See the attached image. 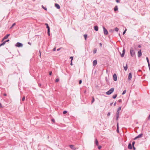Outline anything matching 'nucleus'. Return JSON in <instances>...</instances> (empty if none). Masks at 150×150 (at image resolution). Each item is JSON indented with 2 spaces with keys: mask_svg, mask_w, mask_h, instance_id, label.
<instances>
[{
  "mask_svg": "<svg viewBox=\"0 0 150 150\" xmlns=\"http://www.w3.org/2000/svg\"><path fill=\"white\" fill-rule=\"evenodd\" d=\"M6 43V41H4L2 43L0 44V47L4 45Z\"/></svg>",
  "mask_w": 150,
  "mask_h": 150,
  "instance_id": "nucleus-21",
  "label": "nucleus"
},
{
  "mask_svg": "<svg viewBox=\"0 0 150 150\" xmlns=\"http://www.w3.org/2000/svg\"><path fill=\"white\" fill-rule=\"evenodd\" d=\"M28 44H29L30 45H31V43L30 42H28Z\"/></svg>",
  "mask_w": 150,
  "mask_h": 150,
  "instance_id": "nucleus-63",
  "label": "nucleus"
},
{
  "mask_svg": "<svg viewBox=\"0 0 150 150\" xmlns=\"http://www.w3.org/2000/svg\"><path fill=\"white\" fill-rule=\"evenodd\" d=\"M116 1L118 3H119L120 2V1L119 0H116Z\"/></svg>",
  "mask_w": 150,
  "mask_h": 150,
  "instance_id": "nucleus-51",
  "label": "nucleus"
},
{
  "mask_svg": "<svg viewBox=\"0 0 150 150\" xmlns=\"http://www.w3.org/2000/svg\"><path fill=\"white\" fill-rule=\"evenodd\" d=\"M49 74L50 75V76L52 74V71H50Z\"/></svg>",
  "mask_w": 150,
  "mask_h": 150,
  "instance_id": "nucleus-45",
  "label": "nucleus"
},
{
  "mask_svg": "<svg viewBox=\"0 0 150 150\" xmlns=\"http://www.w3.org/2000/svg\"><path fill=\"white\" fill-rule=\"evenodd\" d=\"M42 8L44 9L45 10H46V11H47V8L46 7H45L43 6V5H42Z\"/></svg>",
  "mask_w": 150,
  "mask_h": 150,
  "instance_id": "nucleus-24",
  "label": "nucleus"
},
{
  "mask_svg": "<svg viewBox=\"0 0 150 150\" xmlns=\"http://www.w3.org/2000/svg\"><path fill=\"white\" fill-rule=\"evenodd\" d=\"M95 143L96 146H98V142L97 139H95Z\"/></svg>",
  "mask_w": 150,
  "mask_h": 150,
  "instance_id": "nucleus-15",
  "label": "nucleus"
},
{
  "mask_svg": "<svg viewBox=\"0 0 150 150\" xmlns=\"http://www.w3.org/2000/svg\"><path fill=\"white\" fill-rule=\"evenodd\" d=\"M132 75L131 73H129L128 75V80H131L132 79Z\"/></svg>",
  "mask_w": 150,
  "mask_h": 150,
  "instance_id": "nucleus-9",
  "label": "nucleus"
},
{
  "mask_svg": "<svg viewBox=\"0 0 150 150\" xmlns=\"http://www.w3.org/2000/svg\"><path fill=\"white\" fill-rule=\"evenodd\" d=\"M69 146L72 149L75 150V148H74V146L73 145H69Z\"/></svg>",
  "mask_w": 150,
  "mask_h": 150,
  "instance_id": "nucleus-16",
  "label": "nucleus"
},
{
  "mask_svg": "<svg viewBox=\"0 0 150 150\" xmlns=\"http://www.w3.org/2000/svg\"><path fill=\"white\" fill-rule=\"evenodd\" d=\"M4 96H7V94H6L5 93H4V94H3Z\"/></svg>",
  "mask_w": 150,
  "mask_h": 150,
  "instance_id": "nucleus-55",
  "label": "nucleus"
},
{
  "mask_svg": "<svg viewBox=\"0 0 150 150\" xmlns=\"http://www.w3.org/2000/svg\"><path fill=\"white\" fill-rule=\"evenodd\" d=\"M9 41V40L8 39L6 40L5 41H6V42H8Z\"/></svg>",
  "mask_w": 150,
  "mask_h": 150,
  "instance_id": "nucleus-57",
  "label": "nucleus"
},
{
  "mask_svg": "<svg viewBox=\"0 0 150 150\" xmlns=\"http://www.w3.org/2000/svg\"><path fill=\"white\" fill-rule=\"evenodd\" d=\"M96 51H97L96 49H94L93 50V54L96 53Z\"/></svg>",
  "mask_w": 150,
  "mask_h": 150,
  "instance_id": "nucleus-23",
  "label": "nucleus"
},
{
  "mask_svg": "<svg viewBox=\"0 0 150 150\" xmlns=\"http://www.w3.org/2000/svg\"><path fill=\"white\" fill-rule=\"evenodd\" d=\"M25 96H23L22 99V101H24L25 99Z\"/></svg>",
  "mask_w": 150,
  "mask_h": 150,
  "instance_id": "nucleus-37",
  "label": "nucleus"
},
{
  "mask_svg": "<svg viewBox=\"0 0 150 150\" xmlns=\"http://www.w3.org/2000/svg\"><path fill=\"white\" fill-rule=\"evenodd\" d=\"M130 54L132 57H133L135 56V52L134 49L132 47H131L130 50Z\"/></svg>",
  "mask_w": 150,
  "mask_h": 150,
  "instance_id": "nucleus-2",
  "label": "nucleus"
},
{
  "mask_svg": "<svg viewBox=\"0 0 150 150\" xmlns=\"http://www.w3.org/2000/svg\"><path fill=\"white\" fill-rule=\"evenodd\" d=\"M148 66V67H149V70L150 71V65L149 66Z\"/></svg>",
  "mask_w": 150,
  "mask_h": 150,
  "instance_id": "nucleus-62",
  "label": "nucleus"
},
{
  "mask_svg": "<svg viewBox=\"0 0 150 150\" xmlns=\"http://www.w3.org/2000/svg\"><path fill=\"white\" fill-rule=\"evenodd\" d=\"M124 69H125V71H126L127 69V63L126 64V66H124Z\"/></svg>",
  "mask_w": 150,
  "mask_h": 150,
  "instance_id": "nucleus-18",
  "label": "nucleus"
},
{
  "mask_svg": "<svg viewBox=\"0 0 150 150\" xmlns=\"http://www.w3.org/2000/svg\"><path fill=\"white\" fill-rule=\"evenodd\" d=\"M82 81L81 80H80L79 81V84H81V83H82Z\"/></svg>",
  "mask_w": 150,
  "mask_h": 150,
  "instance_id": "nucleus-41",
  "label": "nucleus"
},
{
  "mask_svg": "<svg viewBox=\"0 0 150 150\" xmlns=\"http://www.w3.org/2000/svg\"><path fill=\"white\" fill-rule=\"evenodd\" d=\"M114 88H112L106 92V94L108 95L111 94L114 91Z\"/></svg>",
  "mask_w": 150,
  "mask_h": 150,
  "instance_id": "nucleus-3",
  "label": "nucleus"
},
{
  "mask_svg": "<svg viewBox=\"0 0 150 150\" xmlns=\"http://www.w3.org/2000/svg\"><path fill=\"white\" fill-rule=\"evenodd\" d=\"M46 28L47 29V30H50V28L49 27V25H47V26H46Z\"/></svg>",
  "mask_w": 150,
  "mask_h": 150,
  "instance_id": "nucleus-34",
  "label": "nucleus"
},
{
  "mask_svg": "<svg viewBox=\"0 0 150 150\" xmlns=\"http://www.w3.org/2000/svg\"><path fill=\"white\" fill-rule=\"evenodd\" d=\"M142 55V53L141 52V50H140L138 52V57H141Z\"/></svg>",
  "mask_w": 150,
  "mask_h": 150,
  "instance_id": "nucleus-7",
  "label": "nucleus"
},
{
  "mask_svg": "<svg viewBox=\"0 0 150 150\" xmlns=\"http://www.w3.org/2000/svg\"><path fill=\"white\" fill-rule=\"evenodd\" d=\"M101 147H102L101 146H98V149H100L101 148Z\"/></svg>",
  "mask_w": 150,
  "mask_h": 150,
  "instance_id": "nucleus-49",
  "label": "nucleus"
},
{
  "mask_svg": "<svg viewBox=\"0 0 150 150\" xmlns=\"http://www.w3.org/2000/svg\"><path fill=\"white\" fill-rule=\"evenodd\" d=\"M126 90H124V91H123V92L122 93V95L125 94V93H126Z\"/></svg>",
  "mask_w": 150,
  "mask_h": 150,
  "instance_id": "nucleus-31",
  "label": "nucleus"
},
{
  "mask_svg": "<svg viewBox=\"0 0 150 150\" xmlns=\"http://www.w3.org/2000/svg\"><path fill=\"white\" fill-rule=\"evenodd\" d=\"M148 120H150V114H149V117L148 118V119H147Z\"/></svg>",
  "mask_w": 150,
  "mask_h": 150,
  "instance_id": "nucleus-47",
  "label": "nucleus"
},
{
  "mask_svg": "<svg viewBox=\"0 0 150 150\" xmlns=\"http://www.w3.org/2000/svg\"><path fill=\"white\" fill-rule=\"evenodd\" d=\"M110 115V112H108L107 114V116H109Z\"/></svg>",
  "mask_w": 150,
  "mask_h": 150,
  "instance_id": "nucleus-40",
  "label": "nucleus"
},
{
  "mask_svg": "<svg viewBox=\"0 0 150 150\" xmlns=\"http://www.w3.org/2000/svg\"><path fill=\"white\" fill-rule=\"evenodd\" d=\"M121 107H120L118 108V109L117 110V112L116 113V120L117 121L118 120V118L119 117V115L120 111L121 110Z\"/></svg>",
  "mask_w": 150,
  "mask_h": 150,
  "instance_id": "nucleus-1",
  "label": "nucleus"
},
{
  "mask_svg": "<svg viewBox=\"0 0 150 150\" xmlns=\"http://www.w3.org/2000/svg\"><path fill=\"white\" fill-rule=\"evenodd\" d=\"M105 79H106V81H107L108 79H107V78L106 77V78H105Z\"/></svg>",
  "mask_w": 150,
  "mask_h": 150,
  "instance_id": "nucleus-64",
  "label": "nucleus"
},
{
  "mask_svg": "<svg viewBox=\"0 0 150 150\" xmlns=\"http://www.w3.org/2000/svg\"><path fill=\"white\" fill-rule=\"evenodd\" d=\"M16 24L15 23H14L13 24L12 26L11 27V28H12L13 26Z\"/></svg>",
  "mask_w": 150,
  "mask_h": 150,
  "instance_id": "nucleus-46",
  "label": "nucleus"
},
{
  "mask_svg": "<svg viewBox=\"0 0 150 150\" xmlns=\"http://www.w3.org/2000/svg\"><path fill=\"white\" fill-rule=\"evenodd\" d=\"M113 80L114 81H116L117 80V75L116 74H113Z\"/></svg>",
  "mask_w": 150,
  "mask_h": 150,
  "instance_id": "nucleus-5",
  "label": "nucleus"
},
{
  "mask_svg": "<svg viewBox=\"0 0 150 150\" xmlns=\"http://www.w3.org/2000/svg\"><path fill=\"white\" fill-rule=\"evenodd\" d=\"M2 108V106L1 103H0V108Z\"/></svg>",
  "mask_w": 150,
  "mask_h": 150,
  "instance_id": "nucleus-53",
  "label": "nucleus"
},
{
  "mask_svg": "<svg viewBox=\"0 0 150 150\" xmlns=\"http://www.w3.org/2000/svg\"><path fill=\"white\" fill-rule=\"evenodd\" d=\"M114 30L110 29L109 30V32L112 33L114 32Z\"/></svg>",
  "mask_w": 150,
  "mask_h": 150,
  "instance_id": "nucleus-28",
  "label": "nucleus"
},
{
  "mask_svg": "<svg viewBox=\"0 0 150 150\" xmlns=\"http://www.w3.org/2000/svg\"><path fill=\"white\" fill-rule=\"evenodd\" d=\"M51 121L53 122H55V120L54 119H51Z\"/></svg>",
  "mask_w": 150,
  "mask_h": 150,
  "instance_id": "nucleus-43",
  "label": "nucleus"
},
{
  "mask_svg": "<svg viewBox=\"0 0 150 150\" xmlns=\"http://www.w3.org/2000/svg\"><path fill=\"white\" fill-rule=\"evenodd\" d=\"M117 96V94H115L113 96L112 98L113 99H115L116 98Z\"/></svg>",
  "mask_w": 150,
  "mask_h": 150,
  "instance_id": "nucleus-22",
  "label": "nucleus"
},
{
  "mask_svg": "<svg viewBox=\"0 0 150 150\" xmlns=\"http://www.w3.org/2000/svg\"><path fill=\"white\" fill-rule=\"evenodd\" d=\"M103 33L105 35H107L108 34V32L107 30L105 28L104 26L103 27Z\"/></svg>",
  "mask_w": 150,
  "mask_h": 150,
  "instance_id": "nucleus-4",
  "label": "nucleus"
},
{
  "mask_svg": "<svg viewBox=\"0 0 150 150\" xmlns=\"http://www.w3.org/2000/svg\"><path fill=\"white\" fill-rule=\"evenodd\" d=\"M117 132L118 133L119 132V127H118V123H117Z\"/></svg>",
  "mask_w": 150,
  "mask_h": 150,
  "instance_id": "nucleus-20",
  "label": "nucleus"
},
{
  "mask_svg": "<svg viewBox=\"0 0 150 150\" xmlns=\"http://www.w3.org/2000/svg\"><path fill=\"white\" fill-rule=\"evenodd\" d=\"M56 48H55V47H54V48L53 49V51H56Z\"/></svg>",
  "mask_w": 150,
  "mask_h": 150,
  "instance_id": "nucleus-48",
  "label": "nucleus"
},
{
  "mask_svg": "<svg viewBox=\"0 0 150 150\" xmlns=\"http://www.w3.org/2000/svg\"><path fill=\"white\" fill-rule=\"evenodd\" d=\"M141 46L140 45H139L138 46V47L139 48H141Z\"/></svg>",
  "mask_w": 150,
  "mask_h": 150,
  "instance_id": "nucleus-58",
  "label": "nucleus"
},
{
  "mask_svg": "<svg viewBox=\"0 0 150 150\" xmlns=\"http://www.w3.org/2000/svg\"><path fill=\"white\" fill-rule=\"evenodd\" d=\"M128 148L130 149H132V145L130 143H129L128 144Z\"/></svg>",
  "mask_w": 150,
  "mask_h": 150,
  "instance_id": "nucleus-10",
  "label": "nucleus"
},
{
  "mask_svg": "<svg viewBox=\"0 0 150 150\" xmlns=\"http://www.w3.org/2000/svg\"><path fill=\"white\" fill-rule=\"evenodd\" d=\"M67 111H64L63 112V114H66L67 113Z\"/></svg>",
  "mask_w": 150,
  "mask_h": 150,
  "instance_id": "nucleus-32",
  "label": "nucleus"
},
{
  "mask_svg": "<svg viewBox=\"0 0 150 150\" xmlns=\"http://www.w3.org/2000/svg\"><path fill=\"white\" fill-rule=\"evenodd\" d=\"M45 25H46V26H47V25H48V24L47 23H45Z\"/></svg>",
  "mask_w": 150,
  "mask_h": 150,
  "instance_id": "nucleus-59",
  "label": "nucleus"
},
{
  "mask_svg": "<svg viewBox=\"0 0 150 150\" xmlns=\"http://www.w3.org/2000/svg\"><path fill=\"white\" fill-rule=\"evenodd\" d=\"M55 6L58 9H59L60 8V6L57 4H55Z\"/></svg>",
  "mask_w": 150,
  "mask_h": 150,
  "instance_id": "nucleus-11",
  "label": "nucleus"
},
{
  "mask_svg": "<svg viewBox=\"0 0 150 150\" xmlns=\"http://www.w3.org/2000/svg\"><path fill=\"white\" fill-rule=\"evenodd\" d=\"M70 59H71V61H72L73 60V57H70Z\"/></svg>",
  "mask_w": 150,
  "mask_h": 150,
  "instance_id": "nucleus-42",
  "label": "nucleus"
},
{
  "mask_svg": "<svg viewBox=\"0 0 150 150\" xmlns=\"http://www.w3.org/2000/svg\"><path fill=\"white\" fill-rule=\"evenodd\" d=\"M38 86H39V87H41V85L40 83H39L38 84Z\"/></svg>",
  "mask_w": 150,
  "mask_h": 150,
  "instance_id": "nucleus-52",
  "label": "nucleus"
},
{
  "mask_svg": "<svg viewBox=\"0 0 150 150\" xmlns=\"http://www.w3.org/2000/svg\"><path fill=\"white\" fill-rule=\"evenodd\" d=\"M113 103H110V106H112L113 104Z\"/></svg>",
  "mask_w": 150,
  "mask_h": 150,
  "instance_id": "nucleus-56",
  "label": "nucleus"
},
{
  "mask_svg": "<svg viewBox=\"0 0 150 150\" xmlns=\"http://www.w3.org/2000/svg\"><path fill=\"white\" fill-rule=\"evenodd\" d=\"M61 48H59L57 49V51H59L60 50V49H61Z\"/></svg>",
  "mask_w": 150,
  "mask_h": 150,
  "instance_id": "nucleus-50",
  "label": "nucleus"
},
{
  "mask_svg": "<svg viewBox=\"0 0 150 150\" xmlns=\"http://www.w3.org/2000/svg\"><path fill=\"white\" fill-rule=\"evenodd\" d=\"M84 37L85 40H86L87 37V34H85L84 35Z\"/></svg>",
  "mask_w": 150,
  "mask_h": 150,
  "instance_id": "nucleus-26",
  "label": "nucleus"
},
{
  "mask_svg": "<svg viewBox=\"0 0 150 150\" xmlns=\"http://www.w3.org/2000/svg\"><path fill=\"white\" fill-rule=\"evenodd\" d=\"M116 105V102H115L114 104V106H115Z\"/></svg>",
  "mask_w": 150,
  "mask_h": 150,
  "instance_id": "nucleus-60",
  "label": "nucleus"
},
{
  "mask_svg": "<svg viewBox=\"0 0 150 150\" xmlns=\"http://www.w3.org/2000/svg\"><path fill=\"white\" fill-rule=\"evenodd\" d=\"M132 148L133 149V150H135L136 149V148L134 146H132Z\"/></svg>",
  "mask_w": 150,
  "mask_h": 150,
  "instance_id": "nucleus-44",
  "label": "nucleus"
},
{
  "mask_svg": "<svg viewBox=\"0 0 150 150\" xmlns=\"http://www.w3.org/2000/svg\"><path fill=\"white\" fill-rule=\"evenodd\" d=\"M97 61L96 60H94L93 62V66L95 67L97 64Z\"/></svg>",
  "mask_w": 150,
  "mask_h": 150,
  "instance_id": "nucleus-13",
  "label": "nucleus"
},
{
  "mask_svg": "<svg viewBox=\"0 0 150 150\" xmlns=\"http://www.w3.org/2000/svg\"><path fill=\"white\" fill-rule=\"evenodd\" d=\"M23 44L19 42V47H21L23 46Z\"/></svg>",
  "mask_w": 150,
  "mask_h": 150,
  "instance_id": "nucleus-30",
  "label": "nucleus"
},
{
  "mask_svg": "<svg viewBox=\"0 0 150 150\" xmlns=\"http://www.w3.org/2000/svg\"><path fill=\"white\" fill-rule=\"evenodd\" d=\"M126 30H127V29H125V31L123 32V34H122L123 35H124L125 34V33H126Z\"/></svg>",
  "mask_w": 150,
  "mask_h": 150,
  "instance_id": "nucleus-38",
  "label": "nucleus"
},
{
  "mask_svg": "<svg viewBox=\"0 0 150 150\" xmlns=\"http://www.w3.org/2000/svg\"><path fill=\"white\" fill-rule=\"evenodd\" d=\"M59 81V79H57L55 80V81L56 82H58Z\"/></svg>",
  "mask_w": 150,
  "mask_h": 150,
  "instance_id": "nucleus-36",
  "label": "nucleus"
},
{
  "mask_svg": "<svg viewBox=\"0 0 150 150\" xmlns=\"http://www.w3.org/2000/svg\"><path fill=\"white\" fill-rule=\"evenodd\" d=\"M125 52V50L124 48H123L122 51V53L121 54V56L122 57H124Z\"/></svg>",
  "mask_w": 150,
  "mask_h": 150,
  "instance_id": "nucleus-6",
  "label": "nucleus"
},
{
  "mask_svg": "<svg viewBox=\"0 0 150 150\" xmlns=\"http://www.w3.org/2000/svg\"><path fill=\"white\" fill-rule=\"evenodd\" d=\"M146 59L147 62L148 63V66H149L150 64L149 60V59H148V57H146Z\"/></svg>",
  "mask_w": 150,
  "mask_h": 150,
  "instance_id": "nucleus-19",
  "label": "nucleus"
},
{
  "mask_svg": "<svg viewBox=\"0 0 150 150\" xmlns=\"http://www.w3.org/2000/svg\"><path fill=\"white\" fill-rule=\"evenodd\" d=\"M100 47H101V46H102V44L101 43H100Z\"/></svg>",
  "mask_w": 150,
  "mask_h": 150,
  "instance_id": "nucleus-61",
  "label": "nucleus"
},
{
  "mask_svg": "<svg viewBox=\"0 0 150 150\" xmlns=\"http://www.w3.org/2000/svg\"><path fill=\"white\" fill-rule=\"evenodd\" d=\"M118 102L119 103H121L122 102V100L121 99H119L118 100Z\"/></svg>",
  "mask_w": 150,
  "mask_h": 150,
  "instance_id": "nucleus-39",
  "label": "nucleus"
},
{
  "mask_svg": "<svg viewBox=\"0 0 150 150\" xmlns=\"http://www.w3.org/2000/svg\"><path fill=\"white\" fill-rule=\"evenodd\" d=\"M10 35V34H7L3 38L2 41H3L4 39H6L8 38V37Z\"/></svg>",
  "mask_w": 150,
  "mask_h": 150,
  "instance_id": "nucleus-12",
  "label": "nucleus"
},
{
  "mask_svg": "<svg viewBox=\"0 0 150 150\" xmlns=\"http://www.w3.org/2000/svg\"><path fill=\"white\" fill-rule=\"evenodd\" d=\"M118 9V6H116L114 8V10L115 11H116Z\"/></svg>",
  "mask_w": 150,
  "mask_h": 150,
  "instance_id": "nucleus-17",
  "label": "nucleus"
},
{
  "mask_svg": "<svg viewBox=\"0 0 150 150\" xmlns=\"http://www.w3.org/2000/svg\"><path fill=\"white\" fill-rule=\"evenodd\" d=\"M17 47H19V42H17L15 45Z\"/></svg>",
  "mask_w": 150,
  "mask_h": 150,
  "instance_id": "nucleus-29",
  "label": "nucleus"
},
{
  "mask_svg": "<svg viewBox=\"0 0 150 150\" xmlns=\"http://www.w3.org/2000/svg\"><path fill=\"white\" fill-rule=\"evenodd\" d=\"M115 30L116 32H117L119 30V28L117 27H116L115 28Z\"/></svg>",
  "mask_w": 150,
  "mask_h": 150,
  "instance_id": "nucleus-25",
  "label": "nucleus"
},
{
  "mask_svg": "<svg viewBox=\"0 0 150 150\" xmlns=\"http://www.w3.org/2000/svg\"><path fill=\"white\" fill-rule=\"evenodd\" d=\"M70 65H73V64H72V61H71V63H70Z\"/></svg>",
  "mask_w": 150,
  "mask_h": 150,
  "instance_id": "nucleus-54",
  "label": "nucleus"
},
{
  "mask_svg": "<svg viewBox=\"0 0 150 150\" xmlns=\"http://www.w3.org/2000/svg\"><path fill=\"white\" fill-rule=\"evenodd\" d=\"M135 143V141H133L132 142V146H134V144Z\"/></svg>",
  "mask_w": 150,
  "mask_h": 150,
  "instance_id": "nucleus-35",
  "label": "nucleus"
},
{
  "mask_svg": "<svg viewBox=\"0 0 150 150\" xmlns=\"http://www.w3.org/2000/svg\"><path fill=\"white\" fill-rule=\"evenodd\" d=\"M142 135H143L142 134H139L138 136H137L135 137L134 138V139L136 140L138 138L141 137H142Z\"/></svg>",
  "mask_w": 150,
  "mask_h": 150,
  "instance_id": "nucleus-8",
  "label": "nucleus"
},
{
  "mask_svg": "<svg viewBox=\"0 0 150 150\" xmlns=\"http://www.w3.org/2000/svg\"><path fill=\"white\" fill-rule=\"evenodd\" d=\"M94 29L96 31H98V26L95 25L94 27Z\"/></svg>",
  "mask_w": 150,
  "mask_h": 150,
  "instance_id": "nucleus-14",
  "label": "nucleus"
},
{
  "mask_svg": "<svg viewBox=\"0 0 150 150\" xmlns=\"http://www.w3.org/2000/svg\"><path fill=\"white\" fill-rule=\"evenodd\" d=\"M94 100H95V99H94V97H92V100L91 101V103H93L94 102Z\"/></svg>",
  "mask_w": 150,
  "mask_h": 150,
  "instance_id": "nucleus-27",
  "label": "nucleus"
},
{
  "mask_svg": "<svg viewBox=\"0 0 150 150\" xmlns=\"http://www.w3.org/2000/svg\"><path fill=\"white\" fill-rule=\"evenodd\" d=\"M47 33L48 35L49 36L50 35V30H47Z\"/></svg>",
  "mask_w": 150,
  "mask_h": 150,
  "instance_id": "nucleus-33",
  "label": "nucleus"
}]
</instances>
